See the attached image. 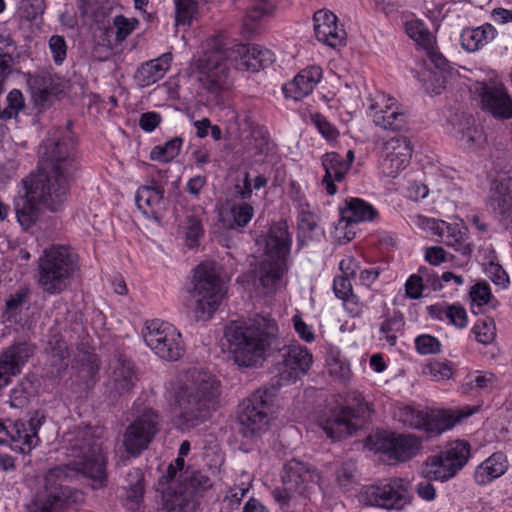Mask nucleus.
I'll return each mask as SVG.
<instances>
[{
	"instance_id": "obj_1",
	"label": "nucleus",
	"mask_w": 512,
	"mask_h": 512,
	"mask_svg": "<svg viewBox=\"0 0 512 512\" xmlns=\"http://www.w3.org/2000/svg\"><path fill=\"white\" fill-rule=\"evenodd\" d=\"M66 442L70 463L45 473L42 490L27 505L29 512H61L65 506L76 503L80 493L68 484L75 477L92 481L93 488L106 484L107 459L100 435L91 427H77L67 434Z\"/></svg>"
},
{
	"instance_id": "obj_2",
	"label": "nucleus",
	"mask_w": 512,
	"mask_h": 512,
	"mask_svg": "<svg viewBox=\"0 0 512 512\" xmlns=\"http://www.w3.org/2000/svg\"><path fill=\"white\" fill-rule=\"evenodd\" d=\"M224 336L232 359L243 367L256 366L280 344L277 323L269 315L257 314L248 322L232 321Z\"/></svg>"
},
{
	"instance_id": "obj_3",
	"label": "nucleus",
	"mask_w": 512,
	"mask_h": 512,
	"mask_svg": "<svg viewBox=\"0 0 512 512\" xmlns=\"http://www.w3.org/2000/svg\"><path fill=\"white\" fill-rule=\"evenodd\" d=\"M256 45L234 44L227 46L223 35L207 40L204 55L195 62L198 80L206 91L218 95L230 86L228 80L230 65L240 70H252L250 62L256 61Z\"/></svg>"
},
{
	"instance_id": "obj_4",
	"label": "nucleus",
	"mask_w": 512,
	"mask_h": 512,
	"mask_svg": "<svg viewBox=\"0 0 512 512\" xmlns=\"http://www.w3.org/2000/svg\"><path fill=\"white\" fill-rule=\"evenodd\" d=\"M221 384L217 377L200 368L188 369L175 391V409L186 428L206 421L219 404Z\"/></svg>"
},
{
	"instance_id": "obj_5",
	"label": "nucleus",
	"mask_w": 512,
	"mask_h": 512,
	"mask_svg": "<svg viewBox=\"0 0 512 512\" xmlns=\"http://www.w3.org/2000/svg\"><path fill=\"white\" fill-rule=\"evenodd\" d=\"M76 268V255L70 248L55 245L38 259V285L49 295L63 292Z\"/></svg>"
},
{
	"instance_id": "obj_6",
	"label": "nucleus",
	"mask_w": 512,
	"mask_h": 512,
	"mask_svg": "<svg viewBox=\"0 0 512 512\" xmlns=\"http://www.w3.org/2000/svg\"><path fill=\"white\" fill-rule=\"evenodd\" d=\"M405 30L407 35L426 51L431 64L435 68V71L424 69L421 73L416 72L417 78L424 83L428 93L441 94L446 89L448 65L446 57L434 48L435 38L421 20L407 21Z\"/></svg>"
},
{
	"instance_id": "obj_7",
	"label": "nucleus",
	"mask_w": 512,
	"mask_h": 512,
	"mask_svg": "<svg viewBox=\"0 0 512 512\" xmlns=\"http://www.w3.org/2000/svg\"><path fill=\"white\" fill-rule=\"evenodd\" d=\"M72 174L41 168L31 173L21 184L32 194V199L51 212H58L64 206L69 193V178Z\"/></svg>"
},
{
	"instance_id": "obj_8",
	"label": "nucleus",
	"mask_w": 512,
	"mask_h": 512,
	"mask_svg": "<svg viewBox=\"0 0 512 512\" xmlns=\"http://www.w3.org/2000/svg\"><path fill=\"white\" fill-rule=\"evenodd\" d=\"M225 295L223 282L212 263H201L195 269L191 291L196 318L207 320L218 309Z\"/></svg>"
},
{
	"instance_id": "obj_9",
	"label": "nucleus",
	"mask_w": 512,
	"mask_h": 512,
	"mask_svg": "<svg viewBox=\"0 0 512 512\" xmlns=\"http://www.w3.org/2000/svg\"><path fill=\"white\" fill-rule=\"evenodd\" d=\"M43 169L73 174L77 170L76 144L68 129L54 128L39 146Z\"/></svg>"
},
{
	"instance_id": "obj_10",
	"label": "nucleus",
	"mask_w": 512,
	"mask_h": 512,
	"mask_svg": "<svg viewBox=\"0 0 512 512\" xmlns=\"http://www.w3.org/2000/svg\"><path fill=\"white\" fill-rule=\"evenodd\" d=\"M276 396L275 387L256 390L238 406L239 432L244 437H254L265 431L269 423L270 405Z\"/></svg>"
},
{
	"instance_id": "obj_11",
	"label": "nucleus",
	"mask_w": 512,
	"mask_h": 512,
	"mask_svg": "<svg viewBox=\"0 0 512 512\" xmlns=\"http://www.w3.org/2000/svg\"><path fill=\"white\" fill-rule=\"evenodd\" d=\"M134 420L126 427L123 434V446L131 457H138L147 450L160 431L161 418L158 411L151 407H141L135 403Z\"/></svg>"
},
{
	"instance_id": "obj_12",
	"label": "nucleus",
	"mask_w": 512,
	"mask_h": 512,
	"mask_svg": "<svg viewBox=\"0 0 512 512\" xmlns=\"http://www.w3.org/2000/svg\"><path fill=\"white\" fill-rule=\"evenodd\" d=\"M357 407L337 406L324 411L318 419L320 427L333 440H341L356 432L362 422L369 416L370 408L367 402L355 397Z\"/></svg>"
},
{
	"instance_id": "obj_13",
	"label": "nucleus",
	"mask_w": 512,
	"mask_h": 512,
	"mask_svg": "<svg viewBox=\"0 0 512 512\" xmlns=\"http://www.w3.org/2000/svg\"><path fill=\"white\" fill-rule=\"evenodd\" d=\"M143 338L146 345L160 358L177 361L184 354L181 334L176 328L164 321H147Z\"/></svg>"
},
{
	"instance_id": "obj_14",
	"label": "nucleus",
	"mask_w": 512,
	"mask_h": 512,
	"mask_svg": "<svg viewBox=\"0 0 512 512\" xmlns=\"http://www.w3.org/2000/svg\"><path fill=\"white\" fill-rule=\"evenodd\" d=\"M281 478L283 487L274 489L273 497L282 507H290L296 495H302L318 474L305 463L292 459L284 465Z\"/></svg>"
},
{
	"instance_id": "obj_15",
	"label": "nucleus",
	"mask_w": 512,
	"mask_h": 512,
	"mask_svg": "<svg viewBox=\"0 0 512 512\" xmlns=\"http://www.w3.org/2000/svg\"><path fill=\"white\" fill-rule=\"evenodd\" d=\"M408 482L394 478L389 482L362 488L360 500L365 505L378 506L385 509H401L409 500Z\"/></svg>"
},
{
	"instance_id": "obj_16",
	"label": "nucleus",
	"mask_w": 512,
	"mask_h": 512,
	"mask_svg": "<svg viewBox=\"0 0 512 512\" xmlns=\"http://www.w3.org/2000/svg\"><path fill=\"white\" fill-rule=\"evenodd\" d=\"M373 445L386 461L404 462L417 455L421 441L415 435L383 431L375 434Z\"/></svg>"
},
{
	"instance_id": "obj_17",
	"label": "nucleus",
	"mask_w": 512,
	"mask_h": 512,
	"mask_svg": "<svg viewBox=\"0 0 512 512\" xmlns=\"http://www.w3.org/2000/svg\"><path fill=\"white\" fill-rule=\"evenodd\" d=\"M475 92L480 97L481 109L497 120L512 119V97L505 85L496 80L477 82Z\"/></svg>"
},
{
	"instance_id": "obj_18",
	"label": "nucleus",
	"mask_w": 512,
	"mask_h": 512,
	"mask_svg": "<svg viewBox=\"0 0 512 512\" xmlns=\"http://www.w3.org/2000/svg\"><path fill=\"white\" fill-rule=\"evenodd\" d=\"M45 421V416L39 411H34L28 421H1L0 420V444L10 442L21 444V450L30 451L39 443L38 431Z\"/></svg>"
},
{
	"instance_id": "obj_19",
	"label": "nucleus",
	"mask_w": 512,
	"mask_h": 512,
	"mask_svg": "<svg viewBox=\"0 0 512 512\" xmlns=\"http://www.w3.org/2000/svg\"><path fill=\"white\" fill-rule=\"evenodd\" d=\"M281 345V343L279 344ZM281 360L277 362L281 381L294 382L306 374L312 364V354L301 345L278 346Z\"/></svg>"
},
{
	"instance_id": "obj_20",
	"label": "nucleus",
	"mask_w": 512,
	"mask_h": 512,
	"mask_svg": "<svg viewBox=\"0 0 512 512\" xmlns=\"http://www.w3.org/2000/svg\"><path fill=\"white\" fill-rule=\"evenodd\" d=\"M137 377L133 364L120 357L110 362V372L105 382V394L112 402L128 394L134 387Z\"/></svg>"
},
{
	"instance_id": "obj_21",
	"label": "nucleus",
	"mask_w": 512,
	"mask_h": 512,
	"mask_svg": "<svg viewBox=\"0 0 512 512\" xmlns=\"http://www.w3.org/2000/svg\"><path fill=\"white\" fill-rule=\"evenodd\" d=\"M412 147L410 141L404 136L389 139L383 147L381 156V170L387 177H395L410 163Z\"/></svg>"
},
{
	"instance_id": "obj_22",
	"label": "nucleus",
	"mask_w": 512,
	"mask_h": 512,
	"mask_svg": "<svg viewBox=\"0 0 512 512\" xmlns=\"http://www.w3.org/2000/svg\"><path fill=\"white\" fill-rule=\"evenodd\" d=\"M34 353V345L26 341L15 342L0 356V389L5 387L11 376L21 372L22 367Z\"/></svg>"
},
{
	"instance_id": "obj_23",
	"label": "nucleus",
	"mask_w": 512,
	"mask_h": 512,
	"mask_svg": "<svg viewBox=\"0 0 512 512\" xmlns=\"http://www.w3.org/2000/svg\"><path fill=\"white\" fill-rule=\"evenodd\" d=\"M265 243L267 260L288 263L292 238L286 221L282 220L271 225Z\"/></svg>"
},
{
	"instance_id": "obj_24",
	"label": "nucleus",
	"mask_w": 512,
	"mask_h": 512,
	"mask_svg": "<svg viewBox=\"0 0 512 512\" xmlns=\"http://www.w3.org/2000/svg\"><path fill=\"white\" fill-rule=\"evenodd\" d=\"M489 204L506 229H512V175L500 178L491 190Z\"/></svg>"
},
{
	"instance_id": "obj_25",
	"label": "nucleus",
	"mask_w": 512,
	"mask_h": 512,
	"mask_svg": "<svg viewBox=\"0 0 512 512\" xmlns=\"http://www.w3.org/2000/svg\"><path fill=\"white\" fill-rule=\"evenodd\" d=\"M403 422L417 429H424L430 435H438L448 429V412L432 410L424 413L410 407L403 411Z\"/></svg>"
},
{
	"instance_id": "obj_26",
	"label": "nucleus",
	"mask_w": 512,
	"mask_h": 512,
	"mask_svg": "<svg viewBox=\"0 0 512 512\" xmlns=\"http://www.w3.org/2000/svg\"><path fill=\"white\" fill-rule=\"evenodd\" d=\"M288 263L264 259L252 271L253 285L264 294L275 292L288 271Z\"/></svg>"
},
{
	"instance_id": "obj_27",
	"label": "nucleus",
	"mask_w": 512,
	"mask_h": 512,
	"mask_svg": "<svg viewBox=\"0 0 512 512\" xmlns=\"http://www.w3.org/2000/svg\"><path fill=\"white\" fill-rule=\"evenodd\" d=\"M314 31L316 38L330 47L342 45L346 39V32L338 27L337 17L329 10H319L314 14Z\"/></svg>"
},
{
	"instance_id": "obj_28",
	"label": "nucleus",
	"mask_w": 512,
	"mask_h": 512,
	"mask_svg": "<svg viewBox=\"0 0 512 512\" xmlns=\"http://www.w3.org/2000/svg\"><path fill=\"white\" fill-rule=\"evenodd\" d=\"M322 69L319 66H310L302 69L292 81L283 86L287 98L296 101L310 95L322 78Z\"/></svg>"
},
{
	"instance_id": "obj_29",
	"label": "nucleus",
	"mask_w": 512,
	"mask_h": 512,
	"mask_svg": "<svg viewBox=\"0 0 512 512\" xmlns=\"http://www.w3.org/2000/svg\"><path fill=\"white\" fill-rule=\"evenodd\" d=\"M467 239V228L463 220L458 217L450 218V248L457 253L450 252L452 265L463 267L470 261L471 247Z\"/></svg>"
},
{
	"instance_id": "obj_30",
	"label": "nucleus",
	"mask_w": 512,
	"mask_h": 512,
	"mask_svg": "<svg viewBox=\"0 0 512 512\" xmlns=\"http://www.w3.org/2000/svg\"><path fill=\"white\" fill-rule=\"evenodd\" d=\"M165 189L155 180L150 185L140 186L136 192L135 201L143 214L157 218V214L164 209Z\"/></svg>"
},
{
	"instance_id": "obj_31",
	"label": "nucleus",
	"mask_w": 512,
	"mask_h": 512,
	"mask_svg": "<svg viewBox=\"0 0 512 512\" xmlns=\"http://www.w3.org/2000/svg\"><path fill=\"white\" fill-rule=\"evenodd\" d=\"M122 488L124 490L122 495L124 506L128 510H137L143 501L145 493V477L142 469H129L125 475Z\"/></svg>"
},
{
	"instance_id": "obj_32",
	"label": "nucleus",
	"mask_w": 512,
	"mask_h": 512,
	"mask_svg": "<svg viewBox=\"0 0 512 512\" xmlns=\"http://www.w3.org/2000/svg\"><path fill=\"white\" fill-rule=\"evenodd\" d=\"M322 165L325 175L322 184L325 186L329 195H334L337 188L334 182H341L349 170V162H344V158L336 152L326 153L322 157Z\"/></svg>"
},
{
	"instance_id": "obj_33",
	"label": "nucleus",
	"mask_w": 512,
	"mask_h": 512,
	"mask_svg": "<svg viewBox=\"0 0 512 512\" xmlns=\"http://www.w3.org/2000/svg\"><path fill=\"white\" fill-rule=\"evenodd\" d=\"M507 469L506 455L502 452H495L476 467L474 480L478 485H486L501 477Z\"/></svg>"
},
{
	"instance_id": "obj_34",
	"label": "nucleus",
	"mask_w": 512,
	"mask_h": 512,
	"mask_svg": "<svg viewBox=\"0 0 512 512\" xmlns=\"http://www.w3.org/2000/svg\"><path fill=\"white\" fill-rule=\"evenodd\" d=\"M40 206L36 199H32V194L28 193L26 187L21 186L18 195L14 199V209L19 224L28 229L33 226L39 218Z\"/></svg>"
},
{
	"instance_id": "obj_35",
	"label": "nucleus",
	"mask_w": 512,
	"mask_h": 512,
	"mask_svg": "<svg viewBox=\"0 0 512 512\" xmlns=\"http://www.w3.org/2000/svg\"><path fill=\"white\" fill-rule=\"evenodd\" d=\"M170 61V54H163L157 59L142 64L135 74V79L138 84L142 87H146L162 79L169 69Z\"/></svg>"
},
{
	"instance_id": "obj_36",
	"label": "nucleus",
	"mask_w": 512,
	"mask_h": 512,
	"mask_svg": "<svg viewBox=\"0 0 512 512\" xmlns=\"http://www.w3.org/2000/svg\"><path fill=\"white\" fill-rule=\"evenodd\" d=\"M496 34V29L489 23L476 28H466L460 35L461 45L465 50L474 52L491 42Z\"/></svg>"
},
{
	"instance_id": "obj_37",
	"label": "nucleus",
	"mask_w": 512,
	"mask_h": 512,
	"mask_svg": "<svg viewBox=\"0 0 512 512\" xmlns=\"http://www.w3.org/2000/svg\"><path fill=\"white\" fill-rule=\"evenodd\" d=\"M376 216L375 208L359 198H351L347 201L346 208L341 210V218L347 223L371 221Z\"/></svg>"
},
{
	"instance_id": "obj_38",
	"label": "nucleus",
	"mask_w": 512,
	"mask_h": 512,
	"mask_svg": "<svg viewBox=\"0 0 512 512\" xmlns=\"http://www.w3.org/2000/svg\"><path fill=\"white\" fill-rule=\"evenodd\" d=\"M177 481V486L180 488L181 493H186L192 499L198 492L211 487L209 477L199 471L191 470L189 468L185 469V472L178 475Z\"/></svg>"
},
{
	"instance_id": "obj_39",
	"label": "nucleus",
	"mask_w": 512,
	"mask_h": 512,
	"mask_svg": "<svg viewBox=\"0 0 512 512\" xmlns=\"http://www.w3.org/2000/svg\"><path fill=\"white\" fill-rule=\"evenodd\" d=\"M46 351L51 357L52 365L57 367V372L67 368L68 363L66 359L69 356L68 346L59 332L55 330L50 331Z\"/></svg>"
},
{
	"instance_id": "obj_40",
	"label": "nucleus",
	"mask_w": 512,
	"mask_h": 512,
	"mask_svg": "<svg viewBox=\"0 0 512 512\" xmlns=\"http://www.w3.org/2000/svg\"><path fill=\"white\" fill-rule=\"evenodd\" d=\"M472 457L471 444L462 439L450 442V478H453L461 471Z\"/></svg>"
},
{
	"instance_id": "obj_41",
	"label": "nucleus",
	"mask_w": 512,
	"mask_h": 512,
	"mask_svg": "<svg viewBox=\"0 0 512 512\" xmlns=\"http://www.w3.org/2000/svg\"><path fill=\"white\" fill-rule=\"evenodd\" d=\"M386 110H380L372 114L376 126L385 130H400L405 125L403 113L392 110L391 105H385Z\"/></svg>"
},
{
	"instance_id": "obj_42",
	"label": "nucleus",
	"mask_w": 512,
	"mask_h": 512,
	"mask_svg": "<svg viewBox=\"0 0 512 512\" xmlns=\"http://www.w3.org/2000/svg\"><path fill=\"white\" fill-rule=\"evenodd\" d=\"M193 506V499L186 493H181L178 486L174 488L173 492H168L163 496L162 509L165 512H187Z\"/></svg>"
},
{
	"instance_id": "obj_43",
	"label": "nucleus",
	"mask_w": 512,
	"mask_h": 512,
	"mask_svg": "<svg viewBox=\"0 0 512 512\" xmlns=\"http://www.w3.org/2000/svg\"><path fill=\"white\" fill-rule=\"evenodd\" d=\"M30 294V289L26 286L20 287L13 294H11L6 300L3 317L7 321H12L15 319L16 316L20 314L22 307L28 303Z\"/></svg>"
},
{
	"instance_id": "obj_44",
	"label": "nucleus",
	"mask_w": 512,
	"mask_h": 512,
	"mask_svg": "<svg viewBox=\"0 0 512 512\" xmlns=\"http://www.w3.org/2000/svg\"><path fill=\"white\" fill-rule=\"evenodd\" d=\"M36 393L34 382L28 377L20 380L10 393V405L14 408L26 406Z\"/></svg>"
},
{
	"instance_id": "obj_45",
	"label": "nucleus",
	"mask_w": 512,
	"mask_h": 512,
	"mask_svg": "<svg viewBox=\"0 0 512 512\" xmlns=\"http://www.w3.org/2000/svg\"><path fill=\"white\" fill-rule=\"evenodd\" d=\"M446 460H448V453H441L440 455L429 457L425 466L422 468L424 477L444 481L448 477Z\"/></svg>"
},
{
	"instance_id": "obj_46",
	"label": "nucleus",
	"mask_w": 512,
	"mask_h": 512,
	"mask_svg": "<svg viewBox=\"0 0 512 512\" xmlns=\"http://www.w3.org/2000/svg\"><path fill=\"white\" fill-rule=\"evenodd\" d=\"M176 25H190L199 11L198 0H174Z\"/></svg>"
},
{
	"instance_id": "obj_47",
	"label": "nucleus",
	"mask_w": 512,
	"mask_h": 512,
	"mask_svg": "<svg viewBox=\"0 0 512 512\" xmlns=\"http://www.w3.org/2000/svg\"><path fill=\"white\" fill-rule=\"evenodd\" d=\"M182 142L180 137H175L164 145L155 146L150 152V159L161 162L172 161L179 154Z\"/></svg>"
},
{
	"instance_id": "obj_48",
	"label": "nucleus",
	"mask_w": 512,
	"mask_h": 512,
	"mask_svg": "<svg viewBox=\"0 0 512 512\" xmlns=\"http://www.w3.org/2000/svg\"><path fill=\"white\" fill-rule=\"evenodd\" d=\"M326 364L329 374L336 380L345 382L350 378L349 364L341 357L339 352H330L326 356Z\"/></svg>"
},
{
	"instance_id": "obj_49",
	"label": "nucleus",
	"mask_w": 512,
	"mask_h": 512,
	"mask_svg": "<svg viewBox=\"0 0 512 512\" xmlns=\"http://www.w3.org/2000/svg\"><path fill=\"white\" fill-rule=\"evenodd\" d=\"M404 324L402 314L394 312L392 315L387 316L380 325V332L385 335V339L390 346H394L396 344V333L403 329Z\"/></svg>"
},
{
	"instance_id": "obj_50",
	"label": "nucleus",
	"mask_w": 512,
	"mask_h": 512,
	"mask_svg": "<svg viewBox=\"0 0 512 512\" xmlns=\"http://www.w3.org/2000/svg\"><path fill=\"white\" fill-rule=\"evenodd\" d=\"M271 5L265 0L255 1L247 10L244 18V26L247 30L253 31L255 24L263 16L268 15L271 12Z\"/></svg>"
},
{
	"instance_id": "obj_51",
	"label": "nucleus",
	"mask_w": 512,
	"mask_h": 512,
	"mask_svg": "<svg viewBox=\"0 0 512 512\" xmlns=\"http://www.w3.org/2000/svg\"><path fill=\"white\" fill-rule=\"evenodd\" d=\"M470 297L478 306L490 304L493 308L498 302L492 297L490 287L487 283H477L471 287Z\"/></svg>"
},
{
	"instance_id": "obj_52",
	"label": "nucleus",
	"mask_w": 512,
	"mask_h": 512,
	"mask_svg": "<svg viewBox=\"0 0 512 512\" xmlns=\"http://www.w3.org/2000/svg\"><path fill=\"white\" fill-rule=\"evenodd\" d=\"M7 106L1 110L0 119H11L17 116L18 112L24 108V101L22 93L14 89L7 95Z\"/></svg>"
},
{
	"instance_id": "obj_53",
	"label": "nucleus",
	"mask_w": 512,
	"mask_h": 512,
	"mask_svg": "<svg viewBox=\"0 0 512 512\" xmlns=\"http://www.w3.org/2000/svg\"><path fill=\"white\" fill-rule=\"evenodd\" d=\"M475 338L482 344L491 343L496 335L494 322L490 319L479 320L473 327Z\"/></svg>"
},
{
	"instance_id": "obj_54",
	"label": "nucleus",
	"mask_w": 512,
	"mask_h": 512,
	"mask_svg": "<svg viewBox=\"0 0 512 512\" xmlns=\"http://www.w3.org/2000/svg\"><path fill=\"white\" fill-rule=\"evenodd\" d=\"M139 21L136 18H127L123 15H117L113 19V25L116 29V40H125L137 27Z\"/></svg>"
},
{
	"instance_id": "obj_55",
	"label": "nucleus",
	"mask_w": 512,
	"mask_h": 512,
	"mask_svg": "<svg viewBox=\"0 0 512 512\" xmlns=\"http://www.w3.org/2000/svg\"><path fill=\"white\" fill-rule=\"evenodd\" d=\"M185 229L188 245L194 247L203 235L201 219L195 214L187 215Z\"/></svg>"
},
{
	"instance_id": "obj_56",
	"label": "nucleus",
	"mask_w": 512,
	"mask_h": 512,
	"mask_svg": "<svg viewBox=\"0 0 512 512\" xmlns=\"http://www.w3.org/2000/svg\"><path fill=\"white\" fill-rule=\"evenodd\" d=\"M333 290L335 295L347 304L355 302L356 297L352 293V284L348 277H336L333 282Z\"/></svg>"
},
{
	"instance_id": "obj_57",
	"label": "nucleus",
	"mask_w": 512,
	"mask_h": 512,
	"mask_svg": "<svg viewBox=\"0 0 512 512\" xmlns=\"http://www.w3.org/2000/svg\"><path fill=\"white\" fill-rule=\"evenodd\" d=\"M414 224L422 230L429 231L432 235L442 236L445 221L417 215L413 219Z\"/></svg>"
},
{
	"instance_id": "obj_58",
	"label": "nucleus",
	"mask_w": 512,
	"mask_h": 512,
	"mask_svg": "<svg viewBox=\"0 0 512 512\" xmlns=\"http://www.w3.org/2000/svg\"><path fill=\"white\" fill-rule=\"evenodd\" d=\"M49 48L56 65H62L67 55V44L63 36L53 35L49 39Z\"/></svg>"
},
{
	"instance_id": "obj_59",
	"label": "nucleus",
	"mask_w": 512,
	"mask_h": 512,
	"mask_svg": "<svg viewBox=\"0 0 512 512\" xmlns=\"http://www.w3.org/2000/svg\"><path fill=\"white\" fill-rule=\"evenodd\" d=\"M415 346L420 354H435L441 350L438 339L428 334L418 336L415 339Z\"/></svg>"
},
{
	"instance_id": "obj_60",
	"label": "nucleus",
	"mask_w": 512,
	"mask_h": 512,
	"mask_svg": "<svg viewBox=\"0 0 512 512\" xmlns=\"http://www.w3.org/2000/svg\"><path fill=\"white\" fill-rule=\"evenodd\" d=\"M496 383L497 377L495 374L486 372L474 375L468 385L471 389L490 391L496 386Z\"/></svg>"
},
{
	"instance_id": "obj_61",
	"label": "nucleus",
	"mask_w": 512,
	"mask_h": 512,
	"mask_svg": "<svg viewBox=\"0 0 512 512\" xmlns=\"http://www.w3.org/2000/svg\"><path fill=\"white\" fill-rule=\"evenodd\" d=\"M486 272H487L489 278L491 279V281L495 285H497L503 289L508 287L509 276L500 264L490 262L486 268Z\"/></svg>"
},
{
	"instance_id": "obj_62",
	"label": "nucleus",
	"mask_w": 512,
	"mask_h": 512,
	"mask_svg": "<svg viewBox=\"0 0 512 512\" xmlns=\"http://www.w3.org/2000/svg\"><path fill=\"white\" fill-rule=\"evenodd\" d=\"M234 223L243 227L248 224L253 216V207L247 203L234 205L231 209Z\"/></svg>"
},
{
	"instance_id": "obj_63",
	"label": "nucleus",
	"mask_w": 512,
	"mask_h": 512,
	"mask_svg": "<svg viewBox=\"0 0 512 512\" xmlns=\"http://www.w3.org/2000/svg\"><path fill=\"white\" fill-rule=\"evenodd\" d=\"M252 53L256 54V61L250 62L252 71L263 69L272 64L274 61V54L269 49L256 45V50H252Z\"/></svg>"
},
{
	"instance_id": "obj_64",
	"label": "nucleus",
	"mask_w": 512,
	"mask_h": 512,
	"mask_svg": "<svg viewBox=\"0 0 512 512\" xmlns=\"http://www.w3.org/2000/svg\"><path fill=\"white\" fill-rule=\"evenodd\" d=\"M312 120L315 126L317 127L318 131L327 140H334L338 136V131L336 130V128L320 114L314 115L312 117Z\"/></svg>"
}]
</instances>
